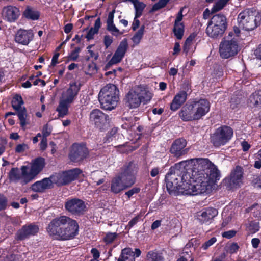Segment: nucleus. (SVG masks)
<instances>
[{
    "mask_svg": "<svg viewBox=\"0 0 261 261\" xmlns=\"http://www.w3.org/2000/svg\"><path fill=\"white\" fill-rule=\"evenodd\" d=\"M196 120L205 116L210 110V103L205 99L192 102Z\"/></svg>",
    "mask_w": 261,
    "mask_h": 261,
    "instance_id": "9b49d317",
    "label": "nucleus"
},
{
    "mask_svg": "<svg viewBox=\"0 0 261 261\" xmlns=\"http://www.w3.org/2000/svg\"><path fill=\"white\" fill-rule=\"evenodd\" d=\"M138 18L139 17H136V15L135 16L134 22L132 27L133 31H135L140 25V21L138 19Z\"/></svg>",
    "mask_w": 261,
    "mask_h": 261,
    "instance_id": "69168bd1",
    "label": "nucleus"
},
{
    "mask_svg": "<svg viewBox=\"0 0 261 261\" xmlns=\"http://www.w3.org/2000/svg\"><path fill=\"white\" fill-rule=\"evenodd\" d=\"M128 48V44L126 40L121 41L110 60L105 67L106 70L113 65L117 64L122 60Z\"/></svg>",
    "mask_w": 261,
    "mask_h": 261,
    "instance_id": "9d476101",
    "label": "nucleus"
},
{
    "mask_svg": "<svg viewBox=\"0 0 261 261\" xmlns=\"http://www.w3.org/2000/svg\"><path fill=\"white\" fill-rule=\"evenodd\" d=\"M182 11H183V9L181 8L179 10V11L178 12L176 17V19L174 21V24H184L181 22V20H182V18H183Z\"/></svg>",
    "mask_w": 261,
    "mask_h": 261,
    "instance_id": "4d7b16f0",
    "label": "nucleus"
},
{
    "mask_svg": "<svg viewBox=\"0 0 261 261\" xmlns=\"http://www.w3.org/2000/svg\"><path fill=\"white\" fill-rule=\"evenodd\" d=\"M28 149L27 144L25 143L20 144L16 146L15 152L17 153H22Z\"/></svg>",
    "mask_w": 261,
    "mask_h": 261,
    "instance_id": "603ef678",
    "label": "nucleus"
},
{
    "mask_svg": "<svg viewBox=\"0 0 261 261\" xmlns=\"http://www.w3.org/2000/svg\"><path fill=\"white\" fill-rule=\"evenodd\" d=\"M187 98V93L186 91H180L176 93L170 103V110L173 111L177 110L185 102Z\"/></svg>",
    "mask_w": 261,
    "mask_h": 261,
    "instance_id": "b1692460",
    "label": "nucleus"
},
{
    "mask_svg": "<svg viewBox=\"0 0 261 261\" xmlns=\"http://www.w3.org/2000/svg\"><path fill=\"white\" fill-rule=\"evenodd\" d=\"M233 134V130L231 127L223 126L217 129L211 138V141L215 146L224 145L231 139Z\"/></svg>",
    "mask_w": 261,
    "mask_h": 261,
    "instance_id": "0eeeda50",
    "label": "nucleus"
},
{
    "mask_svg": "<svg viewBox=\"0 0 261 261\" xmlns=\"http://www.w3.org/2000/svg\"><path fill=\"white\" fill-rule=\"evenodd\" d=\"M140 189L138 187H134L129 191L125 192V194L127 196L128 198H130L134 194L139 193Z\"/></svg>",
    "mask_w": 261,
    "mask_h": 261,
    "instance_id": "5fc2aeb1",
    "label": "nucleus"
},
{
    "mask_svg": "<svg viewBox=\"0 0 261 261\" xmlns=\"http://www.w3.org/2000/svg\"><path fill=\"white\" fill-rule=\"evenodd\" d=\"M137 87L130 90L125 95L124 99L125 106L129 109L138 108L141 104Z\"/></svg>",
    "mask_w": 261,
    "mask_h": 261,
    "instance_id": "ddd939ff",
    "label": "nucleus"
},
{
    "mask_svg": "<svg viewBox=\"0 0 261 261\" xmlns=\"http://www.w3.org/2000/svg\"><path fill=\"white\" fill-rule=\"evenodd\" d=\"M236 233V231L233 230L224 232L222 235L224 238L227 239H230L233 237Z\"/></svg>",
    "mask_w": 261,
    "mask_h": 261,
    "instance_id": "bf43d9fd",
    "label": "nucleus"
},
{
    "mask_svg": "<svg viewBox=\"0 0 261 261\" xmlns=\"http://www.w3.org/2000/svg\"><path fill=\"white\" fill-rule=\"evenodd\" d=\"M260 21L261 15L253 9L245 10L238 16L239 27L248 31L256 28Z\"/></svg>",
    "mask_w": 261,
    "mask_h": 261,
    "instance_id": "20e7f679",
    "label": "nucleus"
},
{
    "mask_svg": "<svg viewBox=\"0 0 261 261\" xmlns=\"http://www.w3.org/2000/svg\"><path fill=\"white\" fill-rule=\"evenodd\" d=\"M169 0H160L157 3L155 4L152 8L153 11H157L164 8L169 2Z\"/></svg>",
    "mask_w": 261,
    "mask_h": 261,
    "instance_id": "49530a36",
    "label": "nucleus"
},
{
    "mask_svg": "<svg viewBox=\"0 0 261 261\" xmlns=\"http://www.w3.org/2000/svg\"><path fill=\"white\" fill-rule=\"evenodd\" d=\"M93 45H89L87 47V51L90 54V57L94 58L95 60L98 58V54L91 50V48L93 46Z\"/></svg>",
    "mask_w": 261,
    "mask_h": 261,
    "instance_id": "6e6d98bb",
    "label": "nucleus"
},
{
    "mask_svg": "<svg viewBox=\"0 0 261 261\" xmlns=\"http://www.w3.org/2000/svg\"><path fill=\"white\" fill-rule=\"evenodd\" d=\"M138 171L137 165L133 162H129L124 165L122 168L121 172L119 174L123 177L131 176L133 179V185L135 182V175Z\"/></svg>",
    "mask_w": 261,
    "mask_h": 261,
    "instance_id": "393cba45",
    "label": "nucleus"
},
{
    "mask_svg": "<svg viewBox=\"0 0 261 261\" xmlns=\"http://www.w3.org/2000/svg\"><path fill=\"white\" fill-rule=\"evenodd\" d=\"M80 89L79 85L76 83H70L69 87L63 92L61 99L67 103H71L76 98Z\"/></svg>",
    "mask_w": 261,
    "mask_h": 261,
    "instance_id": "dca6fc26",
    "label": "nucleus"
},
{
    "mask_svg": "<svg viewBox=\"0 0 261 261\" xmlns=\"http://www.w3.org/2000/svg\"><path fill=\"white\" fill-rule=\"evenodd\" d=\"M163 259L161 253L151 251L147 253L146 261H163Z\"/></svg>",
    "mask_w": 261,
    "mask_h": 261,
    "instance_id": "e433bc0d",
    "label": "nucleus"
},
{
    "mask_svg": "<svg viewBox=\"0 0 261 261\" xmlns=\"http://www.w3.org/2000/svg\"><path fill=\"white\" fill-rule=\"evenodd\" d=\"M88 153V149L85 146L74 144L72 147L69 158L73 162H79L86 158Z\"/></svg>",
    "mask_w": 261,
    "mask_h": 261,
    "instance_id": "2eb2a0df",
    "label": "nucleus"
},
{
    "mask_svg": "<svg viewBox=\"0 0 261 261\" xmlns=\"http://www.w3.org/2000/svg\"><path fill=\"white\" fill-rule=\"evenodd\" d=\"M50 133L51 130L49 128H48L47 125H44L42 129L43 138H46V137L50 134Z\"/></svg>",
    "mask_w": 261,
    "mask_h": 261,
    "instance_id": "e2e57ef3",
    "label": "nucleus"
},
{
    "mask_svg": "<svg viewBox=\"0 0 261 261\" xmlns=\"http://www.w3.org/2000/svg\"><path fill=\"white\" fill-rule=\"evenodd\" d=\"M97 32L94 29L92 28L88 31V33L86 36V38L87 40H89L92 39L93 38V36L95 34H97Z\"/></svg>",
    "mask_w": 261,
    "mask_h": 261,
    "instance_id": "680f3d73",
    "label": "nucleus"
},
{
    "mask_svg": "<svg viewBox=\"0 0 261 261\" xmlns=\"http://www.w3.org/2000/svg\"><path fill=\"white\" fill-rule=\"evenodd\" d=\"M252 183L255 187L261 188V174L254 175Z\"/></svg>",
    "mask_w": 261,
    "mask_h": 261,
    "instance_id": "3c124183",
    "label": "nucleus"
},
{
    "mask_svg": "<svg viewBox=\"0 0 261 261\" xmlns=\"http://www.w3.org/2000/svg\"><path fill=\"white\" fill-rule=\"evenodd\" d=\"M66 210L73 214H82L86 208L84 202L79 199H72L67 201L65 204Z\"/></svg>",
    "mask_w": 261,
    "mask_h": 261,
    "instance_id": "4468645a",
    "label": "nucleus"
},
{
    "mask_svg": "<svg viewBox=\"0 0 261 261\" xmlns=\"http://www.w3.org/2000/svg\"><path fill=\"white\" fill-rule=\"evenodd\" d=\"M227 28L226 17L222 14L213 16L208 23L206 32L211 38L221 36Z\"/></svg>",
    "mask_w": 261,
    "mask_h": 261,
    "instance_id": "39448f33",
    "label": "nucleus"
},
{
    "mask_svg": "<svg viewBox=\"0 0 261 261\" xmlns=\"http://www.w3.org/2000/svg\"><path fill=\"white\" fill-rule=\"evenodd\" d=\"M7 204V200L5 196L0 194V211L4 209Z\"/></svg>",
    "mask_w": 261,
    "mask_h": 261,
    "instance_id": "052dcab7",
    "label": "nucleus"
},
{
    "mask_svg": "<svg viewBox=\"0 0 261 261\" xmlns=\"http://www.w3.org/2000/svg\"><path fill=\"white\" fill-rule=\"evenodd\" d=\"M118 95L119 90L115 85L109 84L104 86L98 94L101 108L108 110L114 109L119 100Z\"/></svg>",
    "mask_w": 261,
    "mask_h": 261,
    "instance_id": "7ed1b4c3",
    "label": "nucleus"
},
{
    "mask_svg": "<svg viewBox=\"0 0 261 261\" xmlns=\"http://www.w3.org/2000/svg\"><path fill=\"white\" fill-rule=\"evenodd\" d=\"M23 15L28 19L37 20L40 16L39 12L35 9L28 7L23 12Z\"/></svg>",
    "mask_w": 261,
    "mask_h": 261,
    "instance_id": "72a5a7b5",
    "label": "nucleus"
},
{
    "mask_svg": "<svg viewBox=\"0 0 261 261\" xmlns=\"http://www.w3.org/2000/svg\"><path fill=\"white\" fill-rule=\"evenodd\" d=\"M240 50L239 46L234 38L231 39H223L219 45L220 56L228 59L236 55Z\"/></svg>",
    "mask_w": 261,
    "mask_h": 261,
    "instance_id": "423d86ee",
    "label": "nucleus"
},
{
    "mask_svg": "<svg viewBox=\"0 0 261 261\" xmlns=\"http://www.w3.org/2000/svg\"><path fill=\"white\" fill-rule=\"evenodd\" d=\"M117 237V234L116 233L109 232L106 234L103 240L105 243L107 244H110L113 242Z\"/></svg>",
    "mask_w": 261,
    "mask_h": 261,
    "instance_id": "09e8293b",
    "label": "nucleus"
},
{
    "mask_svg": "<svg viewBox=\"0 0 261 261\" xmlns=\"http://www.w3.org/2000/svg\"><path fill=\"white\" fill-rule=\"evenodd\" d=\"M216 241H217V239L216 238H215V237L212 238L211 239H210L209 240L205 242L202 245V248L204 250H206L209 247H210L213 244H214L216 242Z\"/></svg>",
    "mask_w": 261,
    "mask_h": 261,
    "instance_id": "864d4df0",
    "label": "nucleus"
},
{
    "mask_svg": "<svg viewBox=\"0 0 261 261\" xmlns=\"http://www.w3.org/2000/svg\"><path fill=\"white\" fill-rule=\"evenodd\" d=\"M17 111V115L20 120L21 127H24L28 124L27 121V114L25 108L23 107L19 110H16Z\"/></svg>",
    "mask_w": 261,
    "mask_h": 261,
    "instance_id": "c9c22d12",
    "label": "nucleus"
},
{
    "mask_svg": "<svg viewBox=\"0 0 261 261\" xmlns=\"http://www.w3.org/2000/svg\"><path fill=\"white\" fill-rule=\"evenodd\" d=\"M34 34L32 30L19 29L17 31L15 36L16 42L24 45H28L33 39Z\"/></svg>",
    "mask_w": 261,
    "mask_h": 261,
    "instance_id": "aec40b11",
    "label": "nucleus"
},
{
    "mask_svg": "<svg viewBox=\"0 0 261 261\" xmlns=\"http://www.w3.org/2000/svg\"><path fill=\"white\" fill-rule=\"evenodd\" d=\"M89 121L96 127L101 128L109 121V116L100 110L94 109L90 113Z\"/></svg>",
    "mask_w": 261,
    "mask_h": 261,
    "instance_id": "f8f14e48",
    "label": "nucleus"
},
{
    "mask_svg": "<svg viewBox=\"0 0 261 261\" xmlns=\"http://www.w3.org/2000/svg\"><path fill=\"white\" fill-rule=\"evenodd\" d=\"M179 115L180 118L185 121L196 120L192 103L187 104L182 107Z\"/></svg>",
    "mask_w": 261,
    "mask_h": 261,
    "instance_id": "a878e982",
    "label": "nucleus"
},
{
    "mask_svg": "<svg viewBox=\"0 0 261 261\" xmlns=\"http://www.w3.org/2000/svg\"><path fill=\"white\" fill-rule=\"evenodd\" d=\"M173 31L176 38L181 39L183 37L184 33V24H174Z\"/></svg>",
    "mask_w": 261,
    "mask_h": 261,
    "instance_id": "4c0bfd02",
    "label": "nucleus"
},
{
    "mask_svg": "<svg viewBox=\"0 0 261 261\" xmlns=\"http://www.w3.org/2000/svg\"><path fill=\"white\" fill-rule=\"evenodd\" d=\"M248 212H252L253 213L254 216L256 217H260L261 215V205L257 204H254L251 207L247 209Z\"/></svg>",
    "mask_w": 261,
    "mask_h": 261,
    "instance_id": "37998d69",
    "label": "nucleus"
},
{
    "mask_svg": "<svg viewBox=\"0 0 261 261\" xmlns=\"http://www.w3.org/2000/svg\"><path fill=\"white\" fill-rule=\"evenodd\" d=\"M187 145L186 140L183 138L176 139L172 143L170 148V152L174 156L179 158L186 154L189 149L185 148Z\"/></svg>",
    "mask_w": 261,
    "mask_h": 261,
    "instance_id": "f3484780",
    "label": "nucleus"
},
{
    "mask_svg": "<svg viewBox=\"0 0 261 261\" xmlns=\"http://www.w3.org/2000/svg\"><path fill=\"white\" fill-rule=\"evenodd\" d=\"M139 219V216H137L130 221L127 225L129 228H132L135 224H136L138 222Z\"/></svg>",
    "mask_w": 261,
    "mask_h": 261,
    "instance_id": "338daca9",
    "label": "nucleus"
},
{
    "mask_svg": "<svg viewBox=\"0 0 261 261\" xmlns=\"http://www.w3.org/2000/svg\"><path fill=\"white\" fill-rule=\"evenodd\" d=\"M134 253L130 248L123 249L118 261H135Z\"/></svg>",
    "mask_w": 261,
    "mask_h": 261,
    "instance_id": "473e14b6",
    "label": "nucleus"
},
{
    "mask_svg": "<svg viewBox=\"0 0 261 261\" xmlns=\"http://www.w3.org/2000/svg\"><path fill=\"white\" fill-rule=\"evenodd\" d=\"M9 178L11 181L17 182L20 180L22 185L27 184L28 182H24L23 170H21V173L20 172L19 169L17 168H13L9 173Z\"/></svg>",
    "mask_w": 261,
    "mask_h": 261,
    "instance_id": "c756f323",
    "label": "nucleus"
},
{
    "mask_svg": "<svg viewBox=\"0 0 261 261\" xmlns=\"http://www.w3.org/2000/svg\"><path fill=\"white\" fill-rule=\"evenodd\" d=\"M113 42V38L109 35H106L103 38V43L106 48H108Z\"/></svg>",
    "mask_w": 261,
    "mask_h": 261,
    "instance_id": "13d9d810",
    "label": "nucleus"
},
{
    "mask_svg": "<svg viewBox=\"0 0 261 261\" xmlns=\"http://www.w3.org/2000/svg\"><path fill=\"white\" fill-rule=\"evenodd\" d=\"M243 170L239 166H236L232 171L230 176V185L233 187H240L243 183Z\"/></svg>",
    "mask_w": 261,
    "mask_h": 261,
    "instance_id": "4be33fe9",
    "label": "nucleus"
},
{
    "mask_svg": "<svg viewBox=\"0 0 261 261\" xmlns=\"http://www.w3.org/2000/svg\"><path fill=\"white\" fill-rule=\"evenodd\" d=\"M226 257V254L225 253H222L218 257H216L212 259L211 261H224Z\"/></svg>",
    "mask_w": 261,
    "mask_h": 261,
    "instance_id": "774afa93",
    "label": "nucleus"
},
{
    "mask_svg": "<svg viewBox=\"0 0 261 261\" xmlns=\"http://www.w3.org/2000/svg\"><path fill=\"white\" fill-rule=\"evenodd\" d=\"M70 103L60 99L59 106L57 108V111L59 113V116L63 117L68 114V107Z\"/></svg>",
    "mask_w": 261,
    "mask_h": 261,
    "instance_id": "f704fd0d",
    "label": "nucleus"
},
{
    "mask_svg": "<svg viewBox=\"0 0 261 261\" xmlns=\"http://www.w3.org/2000/svg\"><path fill=\"white\" fill-rule=\"evenodd\" d=\"M23 104V101L21 96L16 95H15L12 100V106L13 108L16 110H19Z\"/></svg>",
    "mask_w": 261,
    "mask_h": 261,
    "instance_id": "58836bf2",
    "label": "nucleus"
},
{
    "mask_svg": "<svg viewBox=\"0 0 261 261\" xmlns=\"http://www.w3.org/2000/svg\"><path fill=\"white\" fill-rule=\"evenodd\" d=\"M46 229L53 239L64 241L72 239L77 234L79 225L75 220L61 216L51 220Z\"/></svg>",
    "mask_w": 261,
    "mask_h": 261,
    "instance_id": "f03ea898",
    "label": "nucleus"
},
{
    "mask_svg": "<svg viewBox=\"0 0 261 261\" xmlns=\"http://www.w3.org/2000/svg\"><path fill=\"white\" fill-rule=\"evenodd\" d=\"M132 185H133V179L131 176L123 177L119 174L112 179L111 184V190L113 193L117 194Z\"/></svg>",
    "mask_w": 261,
    "mask_h": 261,
    "instance_id": "1a4fd4ad",
    "label": "nucleus"
},
{
    "mask_svg": "<svg viewBox=\"0 0 261 261\" xmlns=\"http://www.w3.org/2000/svg\"><path fill=\"white\" fill-rule=\"evenodd\" d=\"M85 72L87 74L92 75L97 71L96 64L94 62L89 63V64L84 67Z\"/></svg>",
    "mask_w": 261,
    "mask_h": 261,
    "instance_id": "79ce46f5",
    "label": "nucleus"
},
{
    "mask_svg": "<svg viewBox=\"0 0 261 261\" xmlns=\"http://www.w3.org/2000/svg\"><path fill=\"white\" fill-rule=\"evenodd\" d=\"M115 10H113L110 12L108 16L107 20V29L113 35L118 36L122 34L118 29H117L115 25L114 24L113 19L114 17V13Z\"/></svg>",
    "mask_w": 261,
    "mask_h": 261,
    "instance_id": "cd10ccee",
    "label": "nucleus"
},
{
    "mask_svg": "<svg viewBox=\"0 0 261 261\" xmlns=\"http://www.w3.org/2000/svg\"><path fill=\"white\" fill-rule=\"evenodd\" d=\"M81 49L80 47H77L72 50L68 56V59L71 61H76L79 56V53Z\"/></svg>",
    "mask_w": 261,
    "mask_h": 261,
    "instance_id": "a18cd8bd",
    "label": "nucleus"
},
{
    "mask_svg": "<svg viewBox=\"0 0 261 261\" xmlns=\"http://www.w3.org/2000/svg\"><path fill=\"white\" fill-rule=\"evenodd\" d=\"M196 34H191L186 39L184 46V51L186 54L191 55L195 50L196 45L194 43V40L195 38Z\"/></svg>",
    "mask_w": 261,
    "mask_h": 261,
    "instance_id": "c85d7f7f",
    "label": "nucleus"
},
{
    "mask_svg": "<svg viewBox=\"0 0 261 261\" xmlns=\"http://www.w3.org/2000/svg\"><path fill=\"white\" fill-rule=\"evenodd\" d=\"M137 89L139 91V95L141 100V103L143 102L146 103L151 100L152 97L151 92L142 86H138L137 87Z\"/></svg>",
    "mask_w": 261,
    "mask_h": 261,
    "instance_id": "2f4dec72",
    "label": "nucleus"
},
{
    "mask_svg": "<svg viewBox=\"0 0 261 261\" xmlns=\"http://www.w3.org/2000/svg\"><path fill=\"white\" fill-rule=\"evenodd\" d=\"M134 5L136 11V17H140L142 14V12L145 7V5L143 3L138 1L134 2Z\"/></svg>",
    "mask_w": 261,
    "mask_h": 261,
    "instance_id": "ea45409f",
    "label": "nucleus"
},
{
    "mask_svg": "<svg viewBox=\"0 0 261 261\" xmlns=\"http://www.w3.org/2000/svg\"><path fill=\"white\" fill-rule=\"evenodd\" d=\"M208 2H212L213 0H206ZM229 0H219L214 6L213 12H216L222 9Z\"/></svg>",
    "mask_w": 261,
    "mask_h": 261,
    "instance_id": "c03bdc74",
    "label": "nucleus"
},
{
    "mask_svg": "<svg viewBox=\"0 0 261 261\" xmlns=\"http://www.w3.org/2000/svg\"><path fill=\"white\" fill-rule=\"evenodd\" d=\"M248 230L251 233H254L259 229V225L256 223L251 222L247 227Z\"/></svg>",
    "mask_w": 261,
    "mask_h": 261,
    "instance_id": "8fccbe9b",
    "label": "nucleus"
},
{
    "mask_svg": "<svg viewBox=\"0 0 261 261\" xmlns=\"http://www.w3.org/2000/svg\"><path fill=\"white\" fill-rule=\"evenodd\" d=\"M81 171L78 168L64 172L58 176V183L59 185H66L75 179L81 174Z\"/></svg>",
    "mask_w": 261,
    "mask_h": 261,
    "instance_id": "6ab92c4d",
    "label": "nucleus"
},
{
    "mask_svg": "<svg viewBox=\"0 0 261 261\" xmlns=\"http://www.w3.org/2000/svg\"><path fill=\"white\" fill-rule=\"evenodd\" d=\"M239 246L237 243H233L229 247V251L230 253H235L238 249Z\"/></svg>",
    "mask_w": 261,
    "mask_h": 261,
    "instance_id": "0e129e2a",
    "label": "nucleus"
},
{
    "mask_svg": "<svg viewBox=\"0 0 261 261\" xmlns=\"http://www.w3.org/2000/svg\"><path fill=\"white\" fill-rule=\"evenodd\" d=\"M249 106L255 109H261V90L253 93L249 98Z\"/></svg>",
    "mask_w": 261,
    "mask_h": 261,
    "instance_id": "7c9ffc66",
    "label": "nucleus"
},
{
    "mask_svg": "<svg viewBox=\"0 0 261 261\" xmlns=\"http://www.w3.org/2000/svg\"><path fill=\"white\" fill-rule=\"evenodd\" d=\"M255 161L254 162V167L256 169L261 168V149L254 154Z\"/></svg>",
    "mask_w": 261,
    "mask_h": 261,
    "instance_id": "de8ad7c7",
    "label": "nucleus"
},
{
    "mask_svg": "<svg viewBox=\"0 0 261 261\" xmlns=\"http://www.w3.org/2000/svg\"><path fill=\"white\" fill-rule=\"evenodd\" d=\"M145 26L142 25L140 29L135 33L132 38V40L134 43L138 44L140 42L144 34Z\"/></svg>",
    "mask_w": 261,
    "mask_h": 261,
    "instance_id": "a19ab883",
    "label": "nucleus"
},
{
    "mask_svg": "<svg viewBox=\"0 0 261 261\" xmlns=\"http://www.w3.org/2000/svg\"><path fill=\"white\" fill-rule=\"evenodd\" d=\"M53 182L49 178H44L42 180L36 181L32 185L31 189L36 192H43L45 190L52 187Z\"/></svg>",
    "mask_w": 261,
    "mask_h": 261,
    "instance_id": "bb28decb",
    "label": "nucleus"
},
{
    "mask_svg": "<svg viewBox=\"0 0 261 261\" xmlns=\"http://www.w3.org/2000/svg\"><path fill=\"white\" fill-rule=\"evenodd\" d=\"M218 214L216 209L209 207L197 213V220L201 224L210 222Z\"/></svg>",
    "mask_w": 261,
    "mask_h": 261,
    "instance_id": "412c9836",
    "label": "nucleus"
},
{
    "mask_svg": "<svg viewBox=\"0 0 261 261\" xmlns=\"http://www.w3.org/2000/svg\"><path fill=\"white\" fill-rule=\"evenodd\" d=\"M186 161L175 164L173 170L166 175V187L171 194L177 191L186 195H197L211 189L212 186L219 180L220 173L217 167L207 159H196L194 166L196 167L191 174L184 173L178 175L180 166H185Z\"/></svg>",
    "mask_w": 261,
    "mask_h": 261,
    "instance_id": "f257e3e1",
    "label": "nucleus"
},
{
    "mask_svg": "<svg viewBox=\"0 0 261 261\" xmlns=\"http://www.w3.org/2000/svg\"><path fill=\"white\" fill-rule=\"evenodd\" d=\"M44 166V159L42 158H38L32 162L30 172H28V167L22 166L21 169L23 170L24 182H29L32 181L43 169Z\"/></svg>",
    "mask_w": 261,
    "mask_h": 261,
    "instance_id": "6e6552de",
    "label": "nucleus"
},
{
    "mask_svg": "<svg viewBox=\"0 0 261 261\" xmlns=\"http://www.w3.org/2000/svg\"><path fill=\"white\" fill-rule=\"evenodd\" d=\"M2 15L4 20L10 22H13L19 18L20 12L19 9L15 6H8L4 7Z\"/></svg>",
    "mask_w": 261,
    "mask_h": 261,
    "instance_id": "a211bd4d",
    "label": "nucleus"
},
{
    "mask_svg": "<svg viewBox=\"0 0 261 261\" xmlns=\"http://www.w3.org/2000/svg\"><path fill=\"white\" fill-rule=\"evenodd\" d=\"M39 231V228L37 225L30 224L23 226L17 232V238L20 240L25 239L31 236L36 234Z\"/></svg>",
    "mask_w": 261,
    "mask_h": 261,
    "instance_id": "5701e85b",
    "label": "nucleus"
}]
</instances>
